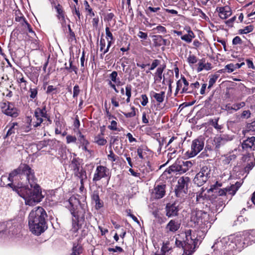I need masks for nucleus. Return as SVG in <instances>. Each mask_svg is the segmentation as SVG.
Wrapping results in <instances>:
<instances>
[{
  "instance_id": "1",
  "label": "nucleus",
  "mask_w": 255,
  "mask_h": 255,
  "mask_svg": "<svg viewBox=\"0 0 255 255\" xmlns=\"http://www.w3.org/2000/svg\"><path fill=\"white\" fill-rule=\"evenodd\" d=\"M70 206L69 209L72 216L71 228L70 232L73 238L78 237L77 243H74L70 255H80L83 248L80 243L89 233L86 220L89 221L92 218V213L82 205L80 200L75 196L68 200Z\"/></svg>"
},
{
  "instance_id": "2",
  "label": "nucleus",
  "mask_w": 255,
  "mask_h": 255,
  "mask_svg": "<svg viewBox=\"0 0 255 255\" xmlns=\"http://www.w3.org/2000/svg\"><path fill=\"white\" fill-rule=\"evenodd\" d=\"M17 175H19L20 177L25 175L30 184V188L23 187L20 190L19 195L25 200V204L30 206L40 202L43 196L42 195L40 186L34 182L36 179L34 170L28 164L21 163L17 168L13 170L9 174L8 179L9 181L12 182L14 178Z\"/></svg>"
},
{
  "instance_id": "3",
  "label": "nucleus",
  "mask_w": 255,
  "mask_h": 255,
  "mask_svg": "<svg viewBox=\"0 0 255 255\" xmlns=\"http://www.w3.org/2000/svg\"><path fill=\"white\" fill-rule=\"evenodd\" d=\"M47 213L42 207H36L31 211L28 216V226L32 234L39 236L47 229Z\"/></svg>"
},
{
  "instance_id": "4",
  "label": "nucleus",
  "mask_w": 255,
  "mask_h": 255,
  "mask_svg": "<svg viewBox=\"0 0 255 255\" xmlns=\"http://www.w3.org/2000/svg\"><path fill=\"white\" fill-rule=\"evenodd\" d=\"M192 231L191 229L185 231V238L183 240L177 239L175 240V245L178 248H181L183 250L182 255H193L196 251L198 239L195 235L192 234Z\"/></svg>"
},
{
  "instance_id": "5",
  "label": "nucleus",
  "mask_w": 255,
  "mask_h": 255,
  "mask_svg": "<svg viewBox=\"0 0 255 255\" xmlns=\"http://www.w3.org/2000/svg\"><path fill=\"white\" fill-rule=\"evenodd\" d=\"M21 225L15 221L3 222L0 225V238L19 237L21 232Z\"/></svg>"
},
{
  "instance_id": "6",
  "label": "nucleus",
  "mask_w": 255,
  "mask_h": 255,
  "mask_svg": "<svg viewBox=\"0 0 255 255\" xmlns=\"http://www.w3.org/2000/svg\"><path fill=\"white\" fill-rule=\"evenodd\" d=\"M232 242L231 239L228 237H225L216 242L212 247L214 253L216 255H235L233 250H230L228 248L231 246Z\"/></svg>"
},
{
  "instance_id": "7",
  "label": "nucleus",
  "mask_w": 255,
  "mask_h": 255,
  "mask_svg": "<svg viewBox=\"0 0 255 255\" xmlns=\"http://www.w3.org/2000/svg\"><path fill=\"white\" fill-rule=\"evenodd\" d=\"M190 178L188 176L180 177L175 187V194L177 197L182 198L188 193Z\"/></svg>"
},
{
  "instance_id": "8",
  "label": "nucleus",
  "mask_w": 255,
  "mask_h": 255,
  "mask_svg": "<svg viewBox=\"0 0 255 255\" xmlns=\"http://www.w3.org/2000/svg\"><path fill=\"white\" fill-rule=\"evenodd\" d=\"M0 109L2 113L12 118H16L20 114V110L15 106L14 103L5 101L0 102Z\"/></svg>"
},
{
  "instance_id": "9",
  "label": "nucleus",
  "mask_w": 255,
  "mask_h": 255,
  "mask_svg": "<svg viewBox=\"0 0 255 255\" xmlns=\"http://www.w3.org/2000/svg\"><path fill=\"white\" fill-rule=\"evenodd\" d=\"M111 177V172L109 168L104 165H98L95 171L93 181L96 183L102 179L107 180V184L110 180Z\"/></svg>"
},
{
  "instance_id": "10",
  "label": "nucleus",
  "mask_w": 255,
  "mask_h": 255,
  "mask_svg": "<svg viewBox=\"0 0 255 255\" xmlns=\"http://www.w3.org/2000/svg\"><path fill=\"white\" fill-rule=\"evenodd\" d=\"M204 141L205 138L201 136L194 139L191 145V150L186 152V156L191 158L197 155L203 149Z\"/></svg>"
},
{
  "instance_id": "11",
  "label": "nucleus",
  "mask_w": 255,
  "mask_h": 255,
  "mask_svg": "<svg viewBox=\"0 0 255 255\" xmlns=\"http://www.w3.org/2000/svg\"><path fill=\"white\" fill-rule=\"evenodd\" d=\"M48 114L46 104L43 102L40 107H37L34 110L33 117L35 119V121L33 122V127L37 128L40 126L44 121V118Z\"/></svg>"
},
{
  "instance_id": "12",
  "label": "nucleus",
  "mask_w": 255,
  "mask_h": 255,
  "mask_svg": "<svg viewBox=\"0 0 255 255\" xmlns=\"http://www.w3.org/2000/svg\"><path fill=\"white\" fill-rule=\"evenodd\" d=\"M209 219V215L202 210H195L191 213L190 221L195 225H205Z\"/></svg>"
},
{
  "instance_id": "13",
  "label": "nucleus",
  "mask_w": 255,
  "mask_h": 255,
  "mask_svg": "<svg viewBox=\"0 0 255 255\" xmlns=\"http://www.w3.org/2000/svg\"><path fill=\"white\" fill-rule=\"evenodd\" d=\"M146 14L149 17L155 16L157 18L164 19L166 13H164V7L161 6L152 7L149 6L146 7L145 9Z\"/></svg>"
},
{
  "instance_id": "14",
  "label": "nucleus",
  "mask_w": 255,
  "mask_h": 255,
  "mask_svg": "<svg viewBox=\"0 0 255 255\" xmlns=\"http://www.w3.org/2000/svg\"><path fill=\"white\" fill-rule=\"evenodd\" d=\"M166 187L165 182H155L151 192V196L155 199L162 198L166 194Z\"/></svg>"
},
{
  "instance_id": "15",
  "label": "nucleus",
  "mask_w": 255,
  "mask_h": 255,
  "mask_svg": "<svg viewBox=\"0 0 255 255\" xmlns=\"http://www.w3.org/2000/svg\"><path fill=\"white\" fill-rule=\"evenodd\" d=\"M232 244L228 248L230 250H233L234 252H240L245 247H247V242H245V240L243 241V238L242 236H236L231 239Z\"/></svg>"
},
{
  "instance_id": "16",
  "label": "nucleus",
  "mask_w": 255,
  "mask_h": 255,
  "mask_svg": "<svg viewBox=\"0 0 255 255\" xmlns=\"http://www.w3.org/2000/svg\"><path fill=\"white\" fill-rule=\"evenodd\" d=\"M183 139L179 134L173 136L169 140L166 146H169L170 144H172L169 147L168 149L171 151L173 150L171 154L176 153L178 148H180L183 143Z\"/></svg>"
},
{
  "instance_id": "17",
  "label": "nucleus",
  "mask_w": 255,
  "mask_h": 255,
  "mask_svg": "<svg viewBox=\"0 0 255 255\" xmlns=\"http://www.w3.org/2000/svg\"><path fill=\"white\" fill-rule=\"evenodd\" d=\"M110 80H108V85L111 88H112L116 93H119V90L117 89L116 86H119L123 85L120 78L118 77V72L116 71H113L110 75Z\"/></svg>"
},
{
  "instance_id": "18",
  "label": "nucleus",
  "mask_w": 255,
  "mask_h": 255,
  "mask_svg": "<svg viewBox=\"0 0 255 255\" xmlns=\"http://www.w3.org/2000/svg\"><path fill=\"white\" fill-rule=\"evenodd\" d=\"M189 83L186 80L184 76L181 75L180 79L176 82V88L175 92V95H177L180 91V94L187 93Z\"/></svg>"
},
{
  "instance_id": "19",
  "label": "nucleus",
  "mask_w": 255,
  "mask_h": 255,
  "mask_svg": "<svg viewBox=\"0 0 255 255\" xmlns=\"http://www.w3.org/2000/svg\"><path fill=\"white\" fill-rule=\"evenodd\" d=\"M179 211L178 206L175 203H167L165 208V215L168 218H172L178 216Z\"/></svg>"
},
{
  "instance_id": "20",
  "label": "nucleus",
  "mask_w": 255,
  "mask_h": 255,
  "mask_svg": "<svg viewBox=\"0 0 255 255\" xmlns=\"http://www.w3.org/2000/svg\"><path fill=\"white\" fill-rule=\"evenodd\" d=\"M180 222L175 219L171 220L165 226L166 233L167 234L175 233L180 228Z\"/></svg>"
},
{
  "instance_id": "21",
  "label": "nucleus",
  "mask_w": 255,
  "mask_h": 255,
  "mask_svg": "<svg viewBox=\"0 0 255 255\" xmlns=\"http://www.w3.org/2000/svg\"><path fill=\"white\" fill-rule=\"evenodd\" d=\"M54 8L57 13V18L60 21L62 26H65L66 23V17L67 15L63 6L60 3H58L55 5Z\"/></svg>"
},
{
  "instance_id": "22",
  "label": "nucleus",
  "mask_w": 255,
  "mask_h": 255,
  "mask_svg": "<svg viewBox=\"0 0 255 255\" xmlns=\"http://www.w3.org/2000/svg\"><path fill=\"white\" fill-rule=\"evenodd\" d=\"M218 12L219 16L223 19H226L230 16L232 14L231 7L229 6H218L216 9Z\"/></svg>"
},
{
  "instance_id": "23",
  "label": "nucleus",
  "mask_w": 255,
  "mask_h": 255,
  "mask_svg": "<svg viewBox=\"0 0 255 255\" xmlns=\"http://www.w3.org/2000/svg\"><path fill=\"white\" fill-rule=\"evenodd\" d=\"M91 200L95 204V207L97 210H99L104 207V202L100 198L99 191L95 190L93 191L91 195Z\"/></svg>"
},
{
  "instance_id": "24",
  "label": "nucleus",
  "mask_w": 255,
  "mask_h": 255,
  "mask_svg": "<svg viewBox=\"0 0 255 255\" xmlns=\"http://www.w3.org/2000/svg\"><path fill=\"white\" fill-rule=\"evenodd\" d=\"M255 137L251 136L243 141L242 143V148L247 152L255 150Z\"/></svg>"
},
{
  "instance_id": "25",
  "label": "nucleus",
  "mask_w": 255,
  "mask_h": 255,
  "mask_svg": "<svg viewBox=\"0 0 255 255\" xmlns=\"http://www.w3.org/2000/svg\"><path fill=\"white\" fill-rule=\"evenodd\" d=\"M82 159L79 157H73L71 160L69 167L72 170L73 173L83 168Z\"/></svg>"
},
{
  "instance_id": "26",
  "label": "nucleus",
  "mask_w": 255,
  "mask_h": 255,
  "mask_svg": "<svg viewBox=\"0 0 255 255\" xmlns=\"http://www.w3.org/2000/svg\"><path fill=\"white\" fill-rule=\"evenodd\" d=\"M31 71L28 73L27 76L29 79L35 85H37L39 76L40 69L37 67H32L30 68Z\"/></svg>"
},
{
  "instance_id": "27",
  "label": "nucleus",
  "mask_w": 255,
  "mask_h": 255,
  "mask_svg": "<svg viewBox=\"0 0 255 255\" xmlns=\"http://www.w3.org/2000/svg\"><path fill=\"white\" fill-rule=\"evenodd\" d=\"M209 178L198 172L193 179V182L195 184L200 187L203 185L208 181Z\"/></svg>"
},
{
  "instance_id": "28",
  "label": "nucleus",
  "mask_w": 255,
  "mask_h": 255,
  "mask_svg": "<svg viewBox=\"0 0 255 255\" xmlns=\"http://www.w3.org/2000/svg\"><path fill=\"white\" fill-rule=\"evenodd\" d=\"M222 186V183H219V182L217 181L215 184L212 185L211 186V188L208 190V192H216L219 196L226 195L225 188L220 189L218 190V191H215V190H217L219 187H221Z\"/></svg>"
},
{
  "instance_id": "29",
  "label": "nucleus",
  "mask_w": 255,
  "mask_h": 255,
  "mask_svg": "<svg viewBox=\"0 0 255 255\" xmlns=\"http://www.w3.org/2000/svg\"><path fill=\"white\" fill-rule=\"evenodd\" d=\"M153 42L155 47H160L161 46H166L168 45V40L163 38L161 35H154Z\"/></svg>"
},
{
  "instance_id": "30",
  "label": "nucleus",
  "mask_w": 255,
  "mask_h": 255,
  "mask_svg": "<svg viewBox=\"0 0 255 255\" xmlns=\"http://www.w3.org/2000/svg\"><path fill=\"white\" fill-rule=\"evenodd\" d=\"M211 166L208 163H204L200 164V170L199 173L210 178L211 176Z\"/></svg>"
},
{
  "instance_id": "31",
  "label": "nucleus",
  "mask_w": 255,
  "mask_h": 255,
  "mask_svg": "<svg viewBox=\"0 0 255 255\" xmlns=\"http://www.w3.org/2000/svg\"><path fill=\"white\" fill-rule=\"evenodd\" d=\"M174 79V73L172 70H168L166 73L163 74L162 84L170 83H173Z\"/></svg>"
},
{
  "instance_id": "32",
  "label": "nucleus",
  "mask_w": 255,
  "mask_h": 255,
  "mask_svg": "<svg viewBox=\"0 0 255 255\" xmlns=\"http://www.w3.org/2000/svg\"><path fill=\"white\" fill-rule=\"evenodd\" d=\"M73 174L75 177L80 180V182H86L87 180V172L84 168Z\"/></svg>"
},
{
  "instance_id": "33",
  "label": "nucleus",
  "mask_w": 255,
  "mask_h": 255,
  "mask_svg": "<svg viewBox=\"0 0 255 255\" xmlns=\"http://www.w3.org/2000/svg\"><path fill=\"white\" fill-rule=\"evenodd\" d=\"M187 32L188 33L182 35L181 36V39L186 42L187 43H190L192 42L193 38H195V35L189 27L187 28Z\"/></svg>"
},
{
  "instance_id": "34",
  "label": "nucleus",
  "mask_w": 255,
  "mask_h": 255,
  "mask_svg": "<svg viewBox=\"0 0 255 255\" xmlns=\"http://www.w3.org/2000/svg\"><path fill=\"white\" fill-rule=\"evenodd\" d=\"M205 59H202L200 60L198 65V67L197 68V71L200 72L205 69L206 70H209L212 69V64L210 63H205Z\"/></svg>"
},
{
  "instance_id": "35",
  "label": "nucleus",
  "mask_w": 255,
  "mask_h": 255,
  "mask_svg": "<svg viewBox=\"0 0 255 255\" xmlns=\"http://www.w3.org/2000/svg\"><path fill=\"white\" fill-rule=\"evenodd\" d=\"M149 150L148 147L144 145H141L137 148V153L139 158L141 159H144L146 157V151Z\"/></svg>"
},
{
  "instance_id": "36",
  "label": "nucleus",
  "mask_w": 255,
  "mask_h": 255,
  "mask_svg": "<svg viewBox=\"0 0 255 255\" xmlns=\"http://www.w3.org/2000/svg\"><path fill=\"white\" fill-rule=\"evenodd\" d=\"M69 66H68L67 63H65L64 65L65 67L64 69L66 70L69 73H72L74 72L75 74H77L78 68L76 65H73V60H72L71 58H70L69 60Z\"/></svg>"
},
{
  "instance_id": "37",
  "label": "nucleus",
  "mask_w": 255,
  "mask_h": 255,
  "mask_svg": "<svg viewBox=\"0 0 255 255\" xmlns=\"http://www.w3.org/2000/svg\"><path fill=\"white\" fill-rule=\"evenodd\" d=\"M245 241L247 242L248 245H251L255 243V229L250 231L247 237L245 238Z\"/></svg>"
},
{
  "instance_id": "38",
  "label": "nucleus",
  "mask_w": 255,
  "mask_h": 255,
  "mask_svg": "<svg viewBox=\"0 0 255 255\" xmlns=\"http://www.w3.org/2000/svg\"><path fill=\"white\" fill-rule=\"evenodd\" d=\"M200 86V84L198 81L189 84L187 93L192 94L194 95L198 94L197 89H199Z\"/></svg>"
},
{
  "instance_id": "39",
  "label": "nucleus",
  "mask_w": 255,
  "mask_h": 255,
  "mask_svg": "<svg viewBox=\"0 0 255 255\" xmlns=\"http://www.w3.org/2000/svg\"><path fill=\"white\" fill-rule=\"evenodd\" d=\"M165 67V65H163L162 66H160L157 68L155 73L154 79L155 81H157L159 82H160L161 81L163 77L162 73Z\"/></svg>"
},
{
  "instance_id": "40",
  "label": "nucleus",
  "mask_w": 255,
  "mask_h": 255,
  "mask_svg": "<svg viewBox=\"0 0 255 255\" xmlns=\"http://www.w3.org/2000/svg\"><path fill=\"white\" fill-rule=\"evenodd\" d=\"M170 170L173 172H177L180 174L186 172L181 163H175L170 167Z\"/></svg>"
},
{
  "instance_id": "41",
  "label": "nucleus",
  "mask_w": 255,
  "mask_h": 255,
  "mask_svg": "<svg viewBox=\"0 0 255 255\" xmlns=\"http://www.w3.org/2000/svg\"><path fill=\"white\" fill-rule=\"evenodd\" d=\"M219 120V118L210 119L208 122V124L209 125L213 127L217 130L221 131V130L223 128L224 126L222 125L218 124Z\"/></svg>"
},
{
  "instance_id": "42",
  "label": "nucleus",
  "mask_w": 255,
  "mask_h": 255,
  "mask_svg": "<svg viewBox=\"0 0 255 255\" xmlns=\"http://www.w3.org/2000/svg\"><path fill=\"white\" fill-rule=\"evenodd\" d=\"M38 89L37 87H30L29 88L28 93L29 94V98L30 100L31 101L34 100V101H36V100L37 99V96H38Z\"/></svg>"
},
{
  "instance_id": "43",
  "label": "nucleus",
  "mask_w": 255,
  "mask_h": 255,
  "mask_svg": "<svg viewBox=\"0 0 255 255\" xmlns=\"http://www.w3.org/2000/svg\"><path fill=\"white\" fill-rule=\"evenodd\" d=\"M15 73L17 83L19 84L23 83L24 88H26L27 81L24 79L22 73L18 70H15Z\"/></svg>"
},
{
  "instance_id": "44",
  "label": "nucleus",
  "mask_w": 255,
  "mask_h": 255,
  "mask_svg": "<svg viewBox=\"0 0 255 255\" xmlns=\"http://www.w3.org/2000/svg\"><path fill=\"white\" fill-rule=\"evenodd\" d=\"M78 140L80 143V146L85 145H89L90 144L89 141L86 139L85 136L83 135L80 131L78 132Z\"/></svg>"
},
{
  "instance_id": "45",
  "label": "nucleus",
  "mask_w": 255,
  "mask_h": 255,
  "mask_svg": "<svg viewBox=\"0 0 255 255\" xmlns=\"http://www.w3.org/2000/svg\"><path fill=\"white\" fill-rule=\"evenodd\" d=\"M152 96L156 100V101L159 103H162L164 101L165 97V92L163 91L160 92L159 93H157L152 92Z\"/></svg>"
},
{
  "instance_id": "46",
  "label": "nucleus",
  "mask_w": 255,
  "mask_h": 255,
  "mask_svg": "<svg viewBox=\"0 0 255 255\" xmlns=\"http://www.w3.org/2000/svg\"><path fill=\"white\" fill-rule=\"evenodd\" d=\"M219 77V75L215 74L213 75H211L209 76V84L207 87L208 90H210V89L214 86V85L216 82L217 79Z\"/></svg>"
},
{
  "instance_id": "47",
  "label": "nucleus",
  "mask_w": 255,
  "mask_h": 255,
  "mask_svg": "<svg viewBox=\"0 0 255 255\" xmlns=\"http://www.w3.org/2000/svg\"><path fill=\"white\" fill-rule=\"evenodd\" d=\"M214 142L215 149L217 150L225 144L220 136L215 137L214 139Z\"/></svg>"
},
{
  "instance_id": "48",
  "label": "nucleus",
  "mask_w": 255,
  "mask_h": 255,
  "mask_svg": "<svg viewBox=\"0 0 255 255\" xmlns=\"http://www.w3.org/2000/svg\"><path fill=\"white\" fill-rule=\"evenodd\" d=\"M94 142L99 145H105L107 143V141L105 138L102 137L100 134H98L94 138Z\"/></svg>"
},
{
  "instance_id": "49",
  "label": "nucleus",
  "mask_w": 255,
  "mask_h": 255,
  "mask_svg": "<svg viewBox=\"0 0 255 255\" xmlns=\"http://www.w3.org/2000/svg\"><path fill=\"white\" fill-rule=\"evenodd\" d=\"M254 26L253 25H249L245 26L243 29H240L238 30L239 34H248L253 31Z\"/></svg>"
},
{
  "instance_id": "50",
  "label": "nucleus",
  "mask_w": 255,
  "mask_h": 255,
  "mask_svg": "<svg viewBox=\"0 0 255 255\" xmlns=\"http://www.w3.org/2000/svg\"><path fill=\"white\" fill-rule=\"evenodd\" d=\"M198 60V59L197 57L194 54H192L191 52L190 51L187 59V61L188 64L191 66V65L196 63Z\"/></svg>"
},
{
  "instance_id": "51",
  "label": "nucleus",
  "mask_w": 255,
  "mask_h": 255,
  "mask_svg": "<svg viewBox=\"0 0 255 255\" xmlns=\"http://www.w3.org/2000/svg\"><path fill=\"white\" fill-rule=\"evenodd\" d=\"M108 128L111 130L118 131H121L123 129L122 128H118V123L115 120L111 122V125L108 126Z\"/></svg>"
},
{
  "instance_id": "52",
  "label": "nucleus",
  "mask_w": 255,
  "mask_h": 255,
  "mask_svg": "<svg viewBox=\"0 0 255 255\" xmlns=\"http://www.w3.org/2000/svg\"><path fill=\"white\" fill-rule=\"evenodd\" d=\"M72 13L73 15H76L77 16V19H76L77 21L79 22L81 21L82 14L80 13L79 10V8H77L75 5H74L71 7Z\"/></svg>"
},
{
  "instance_id": "53",
  "label": "nucleus",
  "mask_w": 255,
  "mask_h": 255,
  "mask_svg": "<svg viewBox=\"0 0 255 255\" xmlns=\"http://www.w3.org/2000/svg\"><path fill=\"white\" fill-rule=\"evenodd\" d=\"M108 159L112 162H117L119 157L116 155L112 150L109 151V154L107 155Z\"/></svg>"
},
{
  "instance_id": "54",
  "label": "nucleus",
  "mask_w": 255,
  "mask_h": 255,
  "mask_svg": "<svg viewBox=\"0 0 255 255\" xmlns=\"http://www.w3.org/2000/svg\"><path fill=\"white\" fill-rule=\"evenodd\" d=\"M84 5L85 6V10L88 13L89 15L91 16H94L95 15V12L91 7L89 2L87 0H84Z\"/></svg>"
},
{
  "instance_id": "55",
  "label": "nucleus",
  "mask_w": 255,
  "mask_h": 255,
  "mask_svg": "<svg viewBox=\"0 0 255 255\" xmlns=\"http://www.w3.org/2000/svg\"><path fill=\"white\" fill-rule=\"evenodd\" d=\"M131 111L128 113H123V114L127 118H132L136 116V112L138 110L134 107L132 106L131 108Z\"/></svg>"
},
{
  "instance_id": "56",
  "label": "nucleus",
  "mask_w": 255,
  "mask_h": 255,
  "mask_svg": "<svg viewBox=\"0 0 255 255\" xmlns=\"http://www.w3.org/2000/svg\"><path fill=\"white\" fill-rule=\"evenodd\" d=\"M69 35H68V41L70 42H72L74 40H76V35L74 32L72 30L71 28V26L70 24L68 25Z\"/></svg>"
},
{
  "instance_id": "57",
  "label": "nucleus",
  "mask_w": 255,
  "mask_h": 255,
  "mask_svg": "<svg viewBox=\"0 0 255 255\" xmlns=\"http://www.w3.org/2000/svg\"><path fill=\"white\" fill-rule=\"evenodd\" d=\"M18 125V123L16 122H14L12 123V125L10 127V128L8 129L6 134L5 135V137L9 136L15 133V126H17Z\"/></svg>"
},
{
  "instance_id": "58",
  "label": "nucleus",
  "mask_w": 255,
  "mask_h": 255,
  "mask_svg": "<svg viewBox=\"0 0 255 255\" xmlns=\"http://www.w3.org/2000/svg\"><path fill=\"white\" fill-rule=\"evenodd\" d=\"M153 30L156 31L157 33L163 34H165L167 33L166 28L161 25H158L156 27L153 28Z\"/></svg>"
},
{
  "instance_id": "59",
  "label": "nucleus",
  "mask_w": 255,
  "mask_h": 255,
  "mask_svg": "<svg viewBox=\"0 0 255 255\" xmlns=\"http://www.w3.org/2000/svg\"><path fill=\"white\" fill-rule=\"evenodd\" d=\"M194 162L191 161H182L181 162L185 172L187 171L193 166Z\"/></svg>"
},
{
  "instance_id": "60",
  "label": "nucleus",
  "mask_w": 255,
  "mask_h": 255,
  "mask_svg": "<svg viewBox=\"0 0 255 255\" xmlns=\"http://www.w3.org/2000/svg\"><path fill=\"white\" fill-rule=\"evenodd\" d=\"M110 24H109V26H107L105 29L106 38L108 40L109 39L111 40H114V36L111 32L110 28Z\"/></svg>"
},
{
  "instance_id": "61",
  "label": "nucleus",
  "mask_w": 255,
  "mask_h": 255,
  "mask_svg": "<svg viewBox=\"0 0 255 255\" xmlns=\"http://www.w3.org/2000/svg\"><path fill=\"white\" fill-rule=\"evenodd\" d=\"M236 69L235 65L233 63H230L225 66V69L222 71L227 70L228 73H232Z\"/></svg>"
},
{
  "instance_id": "62",
  "label": "nucleus",
  "mask_w": 255,
  "mask_h": 255,
  "mask_svg": "<svg viewBox=\"0 0 255 255\" xmlns=\"http://www.w3.org/2000/svg\"><path fill=\"white\" fill-rule=\"evenodd\" d=\"M246 104L244 102H242L239 103H236L233 104V110L237 111L240 110L241 108L245 107Z\"/></svg>"
},
{
  "instance_id": "63",
  "label": "nucleus",
  "mask_w": 255,
  "mask_h": 255,
  "mask_svg": "<svg viewBox=\"0 0 255 255\" xmlns=\"http://www.w3.org/2000/svg\"><path fill=\"white\" fill-rule=\"evenodd\" d=\"M53 143V140L47 139L40 141L39 145L41 146V148L46 147L48 145H50Z\"/></svg>"
},
{
  "instance_id": "64",
  "label": "nucleus",
  "mask_w": 255,
  "mask_h": 255,
  "mask_svg": "<svg viewBox=\"0 0 255 255\" xmlns=\"http://www.w3.org/2000/svg\"><path fill=\"white\" fill-rule=\"evenodd\" d=\"M202 191L199 194H197L196 196V201L197 203H203L204 200H205V197L203 195V193L204 191L203 188L201 189Z\"/></svg>"
}]
</instances>
